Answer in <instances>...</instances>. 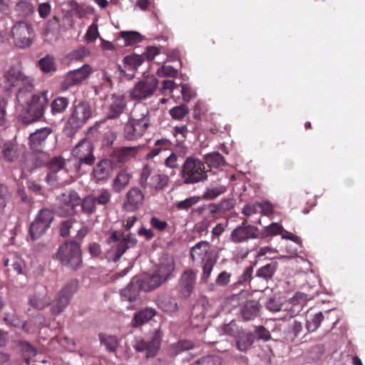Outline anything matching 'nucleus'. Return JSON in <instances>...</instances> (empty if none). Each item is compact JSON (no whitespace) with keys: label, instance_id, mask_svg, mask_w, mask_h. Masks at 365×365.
Wrapping results in <instances>:
<instances>
[{"label":"nucleus","instance_id":"nucleus-31","mask_svg":"<svg viewBox=\"0 0 365 365\" xmlns=\"http://www.w3.org/2000/svg\"><path fill=\"white\" fill-rule=\"evenodd\" d=\"M260 305L257 301H249L241 308L240 314L245 321L252 320L258 317Z\"/></svg>","mask_w":365,"mask_h":365},{"label":"nucleus","instance_id":"nucleus-1","mask_svg":"<svg viewBox=\"0 0 365 365\" xmlns=\"http://www.w3.org/2000/svg\"><path fill=\"white\" fill-rule=\"evenodd\" d=\"M28 86L27 88L18 91L16 98L19 103L24 108L26 115L24 116V121L26 123H31L43 116L48 107V99L47 91L34 93V84Z\"/></svg>","mask_w":365,"mask_h":365},{"label":"nucleus","instance_id":"nucleus-6","mask_svg":"<svg viewBox=\"0 0 365 365\" xmlns=\"http://www.w3.org/2000/svg\"><path fill=\"white\" fill-rule=\"evenodd\" d=\"M78 281L71 279L68 281L56 294L54 299L51 302V312L54 315L63 312L69 304L74 293L78 290Z\"/></svg>","mask_w":365,"mask_h":365},{"label":"nucleus","instance_id":"nucleus-37","mask_svg":"<svg viewBox=\"0 0 365 365\" xmlns=\"http://www.w3.org/2000/svg\"><path fill=\"white\" fill-rule=\"evenodd\" d=\"M130 178L131 175L125 170H121L113 180V190L116 192H121L128 185Z\"/></svg>","mask_w":365,"mask_h":365},{"label":"nucleus","instance_id":"nucleus-63","mask_svg":"<svg viewBox=\"0 0 365 365\" xmlns=\"http://www.w3.org/2000/svg\"><path fill=\"white\" fill-rule=\"evenodd\" d=\"M178 92L186 102L190 101L196 96L195 92L187 84L180 86Z\"/></svg>","mask_w":365,"mask_h":365},{"label":"nucleus","instance_id":"nucleus-60","mask_svg":"<svg viewBox=\"0 0 365 365\" xmlns=\"http://www.w3.org/2000/svg\"><path fill=\"white\" fill-rule=\"evenodd\" d=\"M199 197H190L184 200L179 201L176 203V207L178 210H187L192 206L195 205L199 202Z\"/></svg>","mask_w":365,"mask_h":365},{"label":"nucleus","instance_id":"nucleus-36","mask_svg":"<svg viewBox=\"0 0 365 365\" xmlns=\"http://www.w3.org/2000/svg\"><path fill=\"white\" fill-rule=\"evenodd\" d=\"M158 306L165 312H175L178 309L176 300L171 297H161L158 300Z\"/></svg>","mask_w":365,"mask_h":365},{"label":"nucleus","instance_id":"nucleus-23","mask_svg":"<svg viewBox=\"0 0 365 365\" xmlns=\"http://www.w3.org/2000/svg\"><path fill=\"white\" fill-rule=\"evenodd\" d=\"M175 268L174 258L169 255H165L160 259L154 272L166 282L171 277Z\"/></svg>","mask_w":365,"mask_h":365},{"label":"nucleus","instance_id":"nucleus-56","mask_svg":"<svg viewBox=\"0 0 365 365\" xmlns=\"http://www.w3.org/2000/svg\"><path fill=\"white\" fill-rule=\"evenodd\" d=\"M215 262L212 260V257H208L202 267V274L201 276V280L204 282H207L213 269Z\"/></svg>","mask_w":365,"mask_h":365},{"label":"nucleus","instance_id":"nucleus-45","mask_svg":"<svg viewBox=\"0 0 365 365\" xmlns=\"http://www.w3.org/2000/svg\"><path fill=\"white\" fill-rule=\"evenodd\" d=\"M68 99L66 97H58L51 104V113L53 115L60 114L64 112L68 106Z\"/></svg>","mask_w":365,"mask_h":365},{"label":"nucleus","instance_id":"nucleus-38","mask_svg":"<svg viewBox=\"0 0 365 365\" xmlns=\"http://www.w3.org/2000/svg\"><path fill=\"white\" fill-rule=\"evenodd\" d=\"M15 11L20 17H27L34 12V5L26 1L21 0L15 6Z\"/></svg>","mask_w":365,"mask_h":365},{"label":"nucleus","instance_id":"nucleus-10","mask_svg":"<svg viewBox=\"0 0 365 365\" xmlns=\"http://www.w3.org/2000/svg\"><path fill=\"white\" fill-rule=\"evenodd\" d=\"M53 219L54 214L52 210L48 208L39 210L29 227L31 239L35 240L41 237L49 228Z\"/></svg>","mask_w":365,"mask_h":365},{"label":"nucleus","instance_id":"nucleus-32","mask_svg":"<svg viewBox=\"0 0 365 365\" xmlns=\"http://www.w3.org/2000/svg\"><path fill=\"white\" fill-rule=\"evenodd\" d=\"M193 212L202 217L203 220H210V222L216 218L219 210L215 203L204 205L193 210Z\"/></svg>","mask_w":365,"mask_h":365},{"label":"nucleus","instance_id":"nucleus-13","mask_svg":"<svg viewBox=\"0 0 365 365\" xmlns=\"http://www.w3.org/2000/svg\"><path fill=\"white\" fill-rule=\"evenodd\" d=\"M93 73L89 64H84L81 68L68 72L61 83V90L66 91L69 88L78 86L86 81Z\"/></svg>","mask_w":365,"mask_h":365},{"label":"nucleus","instance_id":"nucleus-59","mask_svg":"<svg viewBox=\"0 0 365 365\" xmlns=\"http://www.w3.org/2000/svg\"><path fill=\"white\" fill-rule=\"evenodd\" d=\"M100 339L109 351H115L118 347V339L114 336L103 337L100 335Z\"/></svg>","mask_w":365,"mask_h":365},{"label":"nucleus","instance_id":"nucleus-52","mask_svg":"<svg viewBox=\"0 0 365 365\" xmlns=\"http://www.w3.org/2000/svg\"><path fill=\"white\" fill-rule=\"evenodd\" d=\"M189 113V109L185 105L175 106L170 109L169 114L174 120H180Z\"/></svg>","mask_w":365,"mask_h":365},{"label":"nucleus","instance_id":"nucleus-22","mask_svg":"<svg viewBox=\"0 0 365 365\" xmlns=\"http://www.w3.org/2000/svg\"><path fill=\"white\" fill-rule=\"evenodd\" d=\"M53 133L51 127H43L30 134L29 140L31 149L33 151H40L45 146L48 135Z\"/></svg>","mask_w":365,"mask_h":365},{"label":"nucleus","instance_id":"nucleus-3","mask_svg":"<svg viewBox=\"0 0 365 365\" xmlns=\"http://www.w3.org/2000/svg\"><path fill=\"white\" fill-rule=\"evenodd\" d=\"M107 242L110 245L107 257L116 262L127 250L135 245L137 240L131 234L125 235L122 232L115 230L110 233Z\"/></svg>","mask_w":365,"mask_h":365},{"label":"nucleus","instance_id":"nucleus-16","mask_svg":"<svg viewBox=\"0 0 365 365\" xmlns=\"http://www.w3.org/2000/svg\"><path fill=\"white\" fill-rule=\"evenodd\" d=\"M65 163V160L61 157H53L49 159L46 165L48 173L46 177V181L49 185L56 186L63 183L58 173H66L64 170Z\"/></svg>","mask_w":365,"mask_h":365},{"label":"nucleus","instance_id":"nucleus-4","mask_svg":"<svg viewBox=\"0 0 365 365\" xmlns=\"http://www.w3.org/2000/svg\"><path fill=\"white\" fill-rule=\"evenodd\" d=\"M207 173L205 163L202 160L188 157L182 164L180 176L184 184L190 185L206 180Z\"/></svg>","mask_w":365,"mask_h":365},{"label":"nucleus","instance_id":"nucleus-9","mask_svg":"<svg viewBox=\"0 0 365 365\" xmlns=\"http://www.w3.org/2000/svg\"><path fill=\"white\" fill-rule=\"evenodd\" d=\"M33 79L26 76L23 72L16 68L11 67L6 71L1 80V85L6 91L19 86L20 89L27 88L29 85L33 84Z\"/></svg>","mask_w":365,"mask_h":365},{"label":"nucleus","instance_id":"nucleus-34","mask_svg":"<svg viewBox=\"0 0 365 365\" xmlns=\"http://www.w3.org/2000/svg\"><path fill=\"white\" fill-rule=\"evenodd\" d=\"M164 282H165L153 272L152 274L145 277L142 280L140 288L146 292H149L158 288Z\"/></svg>","mask_w":365,"mask_h":365},{"label":"nucleus","instance_id":"nucleus-17","mask_svg":"<svg viewBox=\"0 0 365 365\" xmlns=\"http://www.w3.org/2000/svg\"><path fill=\"white\" fill-rule=\"evenodd\" d=\"M197 271L186 269L183 271L178 282V290L180 296L188 298L194 291L196 284Z\"/></svg>","mask_w":365,"mask_h":365},{"label":"nucleus","instance_id":"nucleus-27","mask_svg":"<svg viewBox=\"0 0 365 365\" xmlns=\"http://www.w3.org/2000/svg\"><path fill=\"white\" fill-rule=\"evenodd\" d=\"M210 245L207 241H200L190 250V256L194 262H203L206 260Z\"/></svg>","mask_w":365,"mask_h":365},{"label":"nucleus","instance_id":"nucleus-54","mask_svg":"<svg viewBox=\"0 0 365 365\" xmlns=\"http://www.w3.org/2000/svg\"><path fill=\"white\" fill-rule=\"evenodd\" d=\"M120 297L123 301L134 302L138 297V292L133 289V285L129 284L121 291Z\"/></svg>","mask_w":365,"mask_h":365},{"label":"nucleus","instance_id":"nucleus-64","mask_svg":"<svg viewBox=\"0 0 365 365\" xmlns=\"http://www.w3.org/2000/svg\"><path fill=\"white\" fill-rule=\"evenodd\" d=\"M223 330L226 334L234 336L235 338L237 336V334L242 331L235 321H231L229 324H225Z\"/></svg>","mask_w":365,"mask_h":365},{"label":"nucleus","instance_id":"nucleus-14","mask_svg":"<svg viewBox=\"0 0 365 365\" xmlns=\"http://www.w3.org/2000/svg\"><path fill=\"white\" fill-rule=\"evenodd\" d=\"M278 269V263L272 261L259 268L254 276V290L263 291L268 287V282L271 280Z\"/></svg>","mask_w":365,"mask_h":365},{"label":"nucleus","instance_id":"nucleus-18","mask_svg":"<svg viewBox=\"0 0 365 365\" xmlns=\"http://www.w3.org/2000/svg\"><path fill=\"white\" fill-rule=\"evenodd\" d=\"M144 199L142 190L138 187H133L127 192L123 207L127 212H135L143 206Z\"/></svg>","mask_w":365,"mask_h":365},{"label":"nucleus","instance_id":"nucleus-12","mask_svg":"<svg viewBox=\"0 0 365 365\" xmlns=\"http://www.w3.org/2000/svg\"><path fill=\"white\" fill-rule=\"evenodd\" d=\"M158 81L156 78L148 77L138 81L129 92L132 101H142L152 96L158 87Z\"/></svg>","mask_w":365,"mask_h":365},{"label":"nucleus","instance_id":"nucleus-19","mask_svg":"<svg viewBox=\"0 0 365 365\" xmlns=\"http://www.w3.org/2000/svg\"><path fill=\"white\" fill-rule=\"evenodd\" d=\"M4 265L9 276L24 274L26 264L16 252L8 253L4 259Z\"/></svg>","mask_w":365,"mask_h":365},{"label":"nucleus","instance_id":"nucleus-57","mask_svg":"<svg viewBox=\"0 0 365 365\" xmlns=\"http://www.w3.org/2000/svg\"><path fill=\"white\" fill-rule=\"evenodd\" d=\"M283 230V227L277 222H272L269 226L264 227L262 234V237L273 236L280 234Z\"/></svg>","mask_w":365,"mask_h":365},{"label":"nucleus","instance_id":"nucleus-5","mask_svg":"<svg viewBox=\"0 0 365 365\" xmlns=\"http://www.w3.org/2000/svg\"><path fill=\"white\" fill-rule=\"evenodd\" d=\"M56 257L64 266L74 270L79 269L82 265V256L80 245L73 240L66 241L61 245Z\"/></svg>","mask_w":365,"mask_h":365},{"label":"nucleus","instance_id":"nucleus-24","mask_svg":"<svg viewBox=\"0 0 365 365\" xmlns=\"http://www.w3.org/2000/svg\"><path fill=\"white\" fill-rule=\"evenodd\" d=\"M61 201L66 208L64 215H73L76 213V207L81 203L78 194L74 190H68L61 195Z\"/></svg>","mask_w":365,"mask_h":365},{"label":"nucleus","instance_id":"nucleus-39","mask_svg":"<svg viewBox=\"0 0 365 365\" xmlns=\"http://www.w3.org/2000/svg\"><path fill=\"white\" fill-rule=\"evenodd\" d=\"M91 195L95 200L96 206L106 207L110 202L111 192L108 190L101 189Z\"/></svg>","mask_w":365,"mask_h":365},{"label":"nucleus","instance_id":"nucleus-25","mask_svg":"<svg viewBox=\"0 0 365 365\" xmlns=\"http://www.w3.org/2000/svg\"><path fill=\"white\" fill-rule=\"evenodd\" d=\"M138 152L137 147H122L113 151L111 158L115 163L125 164L135 158Z\"/></svg>","mask_w":365,"mask_h":365},{"label":"nucleus","instance_id":"nucleus-55","mask_svg":"<svg viewBox=\"0 0 365 365\" xmlns=\"http://www.w3.org/2000/svg\"><path fill=\"white\" fill-rule=\"evenodd\" d=\"M173 134L176 138L177 143L178 145L182 144L185 140L188 134L187 125L175 126Z\"/></svg>","mask_w":365,"mask_h":365},{"label":"nucleus","instance_id":"nucleus-50","mask_svg":"<svg viewBox=\"0 0 365 365\" xmlns=\"http://www.w3.org/2000/svg\"><path fill=\"white\" fill-rule=\"evenodd\" d=\"M30 304L35 309L41 310L45 309L46 307L51 305L50 299L46 296L40 297L38 295H34L31 297Z\"/></svg>","mask_w":365,"mask_h":365},{"label":"nucleus","instance_id":"nucleus-29","mask_svg":"<svg viewBox=\"0 0 365 365\" xmlns=\"http://www.w3.org/2000/svg\"><path fill=\"white\" fill-rule=\"evenodd\" d=\"M123 63L125 68L128 69L130 73L126 74L123 69L120 70V72L124 73L125 76H128V79L130 80L133 78L135 76V71L142 64L143 60L140 56H127L124 58Z\"/></svg>","mask_w":365,"mask_h":365},{"label":"nucleus","instance_id":"nucleus-35","mask_svg":"<svg viewBox=\"0 0 365 365\" xmlns=\"http://www.w3.org/2000/svg\"><path fill=\"white\" fill-rule=\"evenodd\" d=\"M61 34L60 19L57 16H53L46 23L45 28V35H51L55 38H58Z\"/></svg>","mask_w":365,"mask_h":365},{"label":"nucleus","instance_id":"nucleus-41","mask_svg":"<svg viewBox=\"0 0 365 365\" xmlns=\"http://www.w3.org/2000/svg\"><path fill=\"white\" fill-rule=\"evenodd\" d=\"M19 346L23 353L25 361L27 365H29L30 360L37 354L36 349L26 341H20L19 342Z\"/></svg>","mask_w":365,"mask_h":365},{"label":"nucleus","instance_id":"nucleus-49","mask_svg":"<svg viewBox=\"0 0 365 365\" xmlns=\"http://www.w3.org/2000/svg\"><path fill=\"white\" fill-rule=\"evenodd\" d=\"M153 168L149 164H145L140 172V179H139V185L144 190L148 189V182L150 180V178L153 175Z\"/></svg>","mask_w":365,"mask_h":365},{"label":"nucleus","instance_id":"nucleus-30","mask_svg":"<svg viewBox=\"0 0 365 365\" xmlns=\"http://www.w3.org/2000/svg\"><path fill=\"white\" fill-rule=\"evenodd\" d=\"M169 182V177L165 174L155 173L150 178L148 189L159 192L165 190Z\"/></svg>","mask_w":365,"mask_h":365},{"label":"nucleus","instance_id":"nucleus-40","mask_svg":"<svg viewBox=\"0 0 365 365\" xmlns=\"http://www.w3.org/2000/svg\"><path fill=\"white\" fill-rule=\"evenodd\" d=\"M38 66L44 73H53L56 71L55 59L52 56L47 55L38 61Z\"/></svg>","mask_w":365,"mask_h":365},{"label":"nucleus","instance_id":"nucleus-53","mask_svg":"<svg viewBox=\"0 0 365 365\" xmlns=\"http://www.w3.org/2000/svg\"><path fill=\"white\" fill-rule=\"evenodd\" d=\"M324 319L322 312H319L313 315L310 319L307 320V329L309 331H316L321 324V322Z\"/></svg>","mask_w":365,"mask_h":365},{"label":"nucleus","instance_id":"nucleus-42","mask_svg":"<svg viewBox=\"0 0 365 365\" xmlns=\"http://www.w3.org/2000/svg\"><path fill=\"white\" fill-rule=\"evenodd\" d=\"M205 163L210 168H220L225 165L224 157L217 152L208 153L205 155Z\"/></svg>","mask_w":365,"mask_h":365},{"label":"nucleus","instance_id":"nucleus-28","mask_svg":"<svg viewBox=\"0 0 365 365\" xmlns=\"http://www.w3.org/2000/svg\"><path fill=\"white\" fill-rule=\"evenodd\" d=\"M156 314L157 312L155 309L153 308H145L134 314L130 322L131 325L133 327H139L151 320Z\"/></svg>","mask_w":365,"mask_h":365},{"label":"nucleus","instance_id":"nucleus-46","mask_svg":"<svg viewBox=\"0 0 365 365\" xmlns=\"http://www.w3.org/2000/svg\"><path fill=\"white\" fill-rule=\"evenodd\" d=\"M90 55V50L87 47L81 46L71 51L67 57L71 61H81Z\"/></svg>","mask_w":365,"mask_h":365},{"label":"nucleus","instance_id":"nucleus-62","mask_svg":"<svg viewBox=\"0 0 365 365\" xmlns=\"http://www.w3.org/2000/svg\"><path fill=\"white\" fill-rule=\"evenodd\" d=\"M198 365H222L221 358L217 356L208 355L197 361Z\"/></svg>","mask_w":365,"mask_h":365},{"label":"nucleus","instance_id":"nucleus-61","mask_svg":"<svg viewBox=\"0 0 365 365\" xmlns=\"http://www.w3.org/2000/svg\"><path fill=\"white\" fill-rule=\"evenodd\" d=\"M10 193L6 185L0 184V214H2L6 205Z\"/></svg>","mask_w":365,"mask_h":365},{"label":"nucleus","instance_id":"nucleus-7","mask_svg":"<svg viewBox=\"0 0 365 365\" xmlns=\"http://www.w3.org/2000/svg\"><path fill=\"white\" fill-rule=\"evenodd\" d=\"M14 44L19 48L30 47L34 38V30L32 24L26 21L16 22L11 29Z\"/></svg>","mask_w":365,"mask_h":365},{"label":"nucleus","instance_id":"nucleus-15","mask_svg":"<svg viewBox=\"0 0 365 365\" xmlns=\"http://www.w3.org/2000/svg\"><path fill=\"white\" fill-rule=\"evenodd\" d=\"M260 237L259 229L254 225H248L247 219H245L240 225L235 227L230 235V239L235 243H241Z\"/></svg>","mask_w":365,"mask_h":365},{"label":"nucleus","instance_id":"nucleus-44","mask_svg":"<svg viewBox=\"0 0 365 365\" xmlns=\"http://www.w3.org/2000/svg\"><path fill=\"white\" fill-rule=\"evenodd\" d=\"M34 153L31 155V160L33 162L34 168H36L43 165H47L48 162L50 159L49 155L40 150V151H33Z\"/></svg>","mask_w":365,"mask_h":365},{"label":"nucleus","instance_id":"nucleus-21","mask_svg":"<svg viewBox=\"0 0 365 365\" xmlns=\"http://www.w3.org/2000/svg\"><path fill=\"white\" fill-rule=\"evenodd\" d=\"M127 107V101L124 95L113 94L110 102L107 106L106 118L117 119L123 114Z\"/></svg>","mask_w":365,"mask_h":365},{"label":"nucleus","instance_id":"nucleus-58","mask_svg":"<svg viewBox=\"0 0 365 365\" xmlns=\"http://www.w3.org/2000/svg\"><path fill=\"white\" fill-rule=\"evenodd\" d=\"M178 70L171 66L163 65L156 71L159 77H175L178 75Z\"/></svg>","mask_w":365,"mask_h":365},{"label":"nucleus","instance_id":"nucleus-33","mask_svg":"<svg viewBox=\"0 0 365 365\" xmlns=\"http://www.w3.org/2000/svg\"><path fill=\"white\" fill-rule=\"evenodd\" d=\"M235 341L237 349L240 351H246L252 345L255 341V336L251 332L242 331L237 334Z\"/></svg>","mask_w":365,"mask_h":365},{"label":"nucleus","instance_id":"nucleus-43","mask_svg":"<svg viewBox=\"0 0 365 365\" xmlns=\"http://www.w3.org/2000/svg\"><path fill=\"white\" fill-rule=\"evenodd\" d=\"M195 347V344L192 341L183 339L173 344L170 346L172 354L177 355L182 351L192 349Z\"/></svg>","mask_w":365,"mask_h":365},{"label":"nucleus","instance_id":"nucleus-26","mask_svg":"<svg viewBox=\"0 0 365 365\" xmlns=\"http://www.w3.org/2000/svg\"><path fill=\"white\" fill-rule=\"evenodd\" d=\"M113 170L112 162L108 159L100 160L93 170V175L97 181L106 180Z\"/></svg>","mask_w":365,"mask_h":365},{"label":"nucleus","instance_id":"nucleus-51","mask_svg":"<svg viewBox=\"0 0 365 365\" xmlns=\"http://www.w3.org/2000/svg\"><path fill=\"white\" fill-rule=\"evenodd\" d=\"M94 201L91 195H87L82 200H81L80 205L83 212L88 215L95 212L97 206Z\"/></svg>","mask_w":365,"mask_h":365},{"label":"nucleus","instance_id":"nucleus-8","mask_svg":"<svg viewBox=\"0 0 365 365\" xmlns=\"http://www.w3.org/2000/svg\"><path fill=\"white\" fill-rule=\"evenodd\" d=\"M91 116L92 111L89 103L81 101L73 106L66 128L70 130L71 133H75L86 123Z\"/></svg>","mask_w":365,"mask_h":365},{"label":"nucleus","instance_id":"nucleus-11","mask_svg":"<svg viewBox=\"0 0 365 365\" xmlns=\"http://www.w3.org/2000/svg\"><path fill=\"white\" fill-rule=\"evenodd\" d=\"M94 145L92 140L84 138L72 150V155L78 160L79 165H93L96 160L93 154Z\"/></svg>","mask_w":365,"mask_h":365},{"label":"nucleus","instance_id":"nucleus-2","mask_svg":"<svg viewBox=\"0 0 365 365\" xmlns=\"http://www.w3.org/2000/svg\"><path fill=\"white\" fill-rule=\"evenodd\" d=\"M148 110L144 106H135L131 116L125 123L123 137L127 140H136L140 138L150 125Z\"/></svg>","mask_w":365,"mask_h":365},{"label":"nucleus","instance_id":"nucleus-20","mask_svg":"<svg viewBox=\"0 0 365 365\" xmlns=\"http://www.w3.org/2000/svg\"><path fill=\"white\" fill-rule=\"evenodd\" d=\"M161 332L156 329L150 341L144 340L137 341L134 348L137 351H146V358L154 357L160 348Z\"/></svg>","mask_w":365,"mask_h":365},{"label":"nucleus","instance_id":"nucleus-47","mask_svg":"<svg viewBox=\"0 0 365 365\" xmlns=\"http://www.w3.org/2000/svg\"><path fill=\"white\" fill-rule=\"evenodd\" d=\"M120 37L124 40V46H128L142 41V36L137 31H121Z\"/></svg>","mask_w":365,"mask_h":365},{"label":"nucleus","instance_id":"nucleus-48","mask_svg":"<svg viewBox=\"0 0 365 365\" xmlns=\"http://www.w3.org/2000/svg\"><path fill=\"white\" fill-rule=\"evenodd\" d=\"M226 192V187L224 185L210 186L206 189L202 195L205 200H212Z\"/></svg>","mask_w":365,"mask_h":365}]
</instances>
